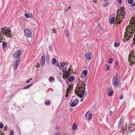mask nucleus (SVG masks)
<instances>
[{
    "label": "nucleus",
    "instance_id": "f257e3e1",
    "mask_svg": "<svg viewBox=\"0 0 135 135\" xmlns=\"http://www.w3.org/2000/svg\"><path fill=\"white\" fill-rule=\"evenodd\" d=\"M112 85L115 87H117L119 85L120 82L119 77L117 74L114 75L113 77Z\"/></svg>",
    "mask_w": 135,
    "mask_h": 135
},
{
    "label": "nucleus",
    "instance_id": "f03ea898",
    "mask_svg": "<svg viewBox=\"0 0 135 135\" xmlns=\"http://www.w3.org/2000/svg\"><path fill=\"white\" fill-rule=\"evenodd\" d=\"M24 32V35L27 37V41L29 42H31L32 40V38L31 36L32 34L31 30L28 29H25Z\"/></svg>",
    "mask_w": 135,
    "mask_h": 135
},
{
    "label": "nucleus",
    "instance_id": "7ed1b4c3",
    "mask_svg": "<svg viewBox=\"0 0 135 135\" xmlns=\"http://www.w3.org/2000/svg\"><path fill=\"white\" fill-rule=\"evenodd\" d=\"M129 28L130 29V30L132 31V32H129L128 31H126V33H127L126 34V36L128 37V38H127L128 40H129L130 38L132 37L133 35V34L134 33V32H135V26H134V27L133 26L132 27H130Z\"/></svg>",
    "mask_w": 135,
    "mask_h": 135
},
{
    "label": "nucleus",
    "instance_id": "20e7f679",
    "mask_svg": "<svg viewBox=\"0 0 135 135\" xmlns=\"http://www.w3.org/2000/svg\"><path fill=\"white\" fill-rule=\"evenodd\" d=\"M1 33L3 34L6 35L7 37H11L12 32L8 28L6 29L5 28H2V30Z\"/></svg>",
    "mask_w": 135,
    "mask_h": 135
},
{
    "label": "nucleus",
    "instance_id": "39448f33",
    "mask_svg": "<svg viewBox=\"0 0 135 135\" xmlns=\"http://www.w3.org/2000/svg\"><path fill=\"white\" fill-rule=\"evenodd\" d=\"M134 53V51L132 50L131 53L129 54L128 58L129 62V63L131 62V63H129V64L132 66V64L133 65V64L135 63V57L133 56Z\"/></svg>",
    "mask_w": 135,
    "mask_h": 135
},
{
    "label": "nucleus",
    "instance_id": "423d86ee",
    "mask_svg": "<svg viewBox=\"0 0 135 135\" xmlns=\"http://www.w3.org/2000/svg\"><path fill=\"white\" fill-rule=\"evenodd\" d=\"M23 51L20 49L19 50L16 52L13 53V57L16 59H18L20 58L22 55Z\"/></svg>",
    "mask_w": 135,
    "mask_h": 135
},
{
    "label": "nucleus",
    "instance_id": "0eeeda50",
    "mask_svg": "<svg viewBox=\"0 0 135 135\" xmlns=\"http://www.w3.org/2000/svg\"><path fill=\"white\" fill-rule=\"evenodd\" d=\"M83 88H82L81 89H80V91H79V92H78V95L80 98H83V99H81L80 100V102H82L84 98L85 97L86 93L85 94L84 93V90H83Z\"/></svg>",
    "mask_w": 135,
    "mask_h": 135
},
{
    "label": "nucleus",
    "instance_id": "6e6552de",
    "mask_svg": "<svg viewBox=\"0 0 135 135\" xmlns=\"http://www.w3.org/2000/svg\"><path fill=\"white\" fill-rule=\"evenodd\" d=\"M75 78L74 79V77L73 76H71L69 79H66V83L68 85H69L68 89H70V88L73 87L72 85H70V84L71 82L73 80L75 81Z\"/></svg>",
    "mask_w": 135,
    "mask_h": 135
},
{
    "label": "nucleus",
    "instance_id": "1a4fd4ad",
    "mask_svg": "<svg viewBox=\"0 0 135 135\" xmlns=\"http://www.w3.org/2000/svg\"><path fill=\"white\" fill-rule=\"evenodd\" d=\"M79 102V100L78 99H75L72 102L70 106L72 107L76 106L78 104Z\"/></svg>",
    "mask_w": 135,
    "mask_h": 135
},
{
    "label": "nucleus",
    "instance_id": "9d476101",
    "mask_svg": "<svg viewBox=\"0 0 135 135\" xmlns=\"http://www.w3.org/2000/svg\"><path fill=\"white\" fill-rule=\"evenodd\" d=\"M85 56L86 59L89 60H90L92 58V53L91 52L86 53L85 55Z\"/></svg>",
    "mask_w": 135,
    "mask_h": 135
},
{
    "label": "nucleus",
    "instance_id": "9b49d317",
    "mask_svg": "<svg viewBox=\"0 0 135 135\" xmlns=\"http://www.w3.org/2000/svg\"><path fill=\"white\" fill-rule=\"evenodd\" d=\"M20 59L16 60L13 66V68L14 70H15L17 69L18 66L19 64L20 63Z\"/></svg>",
    "mask_w": 135,
    "mask_h": 135
},
{
    "label": "nucleus",
    "instance_id": "f8f14e48",
    "mask_svg": "<svg viewBox=\"0 0 135 135\" xmlns=\"http://www.w3.org/2000/svg\"><path fill=\"white\" fill-rule=\"evenodd\" d=\"M87 78H86L85 79V80L84 81L83 83L82 84V86L83 87L81 86L80 87V88H79V91H80V89H81L82 88H83V90H84V91H85V86L86 84L87 83Z\"/></svg>",
    "mask_w": 135,
    "mask_h": 135
},
{
    "label": "nucleus",
    "instance_id": "ddd939ff",
    "mask_svg": "<svg viewBox=\"0 0 135 135\" xmlns=\"http://www.w3.org/2000/svg\"><path fill=\"white\" fill-rule=\"evenodd\" d=\"M87 74L88 71L87 70H84L83 71L82 73H81L80 77L82 78H84L87 76Z\"/></svg>",
    "mask_w": 135,
    "mask_h": 135
},
{
    "label": "nucleus",
    "instance_id": "4468645a",
    "mask_svg": "<svg viewBox=\"0 0 135 135\" xmlns=\"http://www.w3.org/2000/svg\"><path fill=\"white\" fill-rule=\"evenodd\" d=\"M120 13L122 16H121V19L122 20H124L125 18L126 15V13L124 10H122L121 11Z\"/></svg>",
    "mask_w": 135,
    "mask_h": 135
},
{
    "label": "nucleus",
    "instance_id": "2eb2a0df",
    "mask_svg": "<svg viewBox=\"0 0 135 135\" xmlns=\"http://www.w3.org/2000/svg\"><path fill=\"white\" fill-rule=\"evenodd\" d=\"M45 62V56L44 55L42 56L41 59L40 63L42 65H44Z\"/></svg>",
    "mask_w": 135,
    "mask_h": 135
},
{
    "label": "nucleus",
    "instance_id": "dca6fc26",
    "mask_svg": "<svg viewBox=\"0 0 135 135\" xmlns=\"http://www.w3.org/2000/svg\"><path fill=\"white\" fill-rule=\"evenodd\" d=\"M33 83L30 84L29 85H27L22 88H20L19 89H18V90L17 91H18L19 90H20L21 89H28V88H29L30 87H31V86H32L33 85Z\"/></svg>",
    "mask_w": 135,
    "mask_h": 135
},
{
    "label": "nucleus",
    "instance_id": "f3484780",
    "mask_svg": "<svg viewBox=\"0 0 135 135\" xmlns=\"http://www.w3.org/2000/svg\"><path fill=\"white\" fill-rule=\"evenodd\" d=\"M124 121L123 120V117L122 116L119 121V122H118V128H119V127L120 125L121 124H122L123 123V122Z\"/></svg>",
    "mask_w": 135,
    "mask_h": 135
},
{
    "label": "nucleus",
    "instance_id": "a211bd4d",
    "mask_svg": "<svg viewBox=\"0 0 135 135\" xmlns=\"http://www.w3.org/2000/svg\"><path fill=\"white\" fill-rule=\"evenodd\" d=\"M64 33L65 36L67 37L69 35V32L68 29H67L65 31Z\"/></svg>",
    "mask_w": 135,
    "mask_h": 135
},
{
    "label": "nucleus",
    "instance_id": "6ab92c4d",
    "mask_svg": "<svg viewBox=\"0 0 135 135\" xmlns=\"http://www.w3.org/2000/svg\"><path fill=\"white\" fill-rule=\"evenodd\" d=\"M65 64V62H63L62 63V64L60 66H59V69H62L64 66Z\"/></svg>",
    "mask_w": 135,
    "mask_h": 135
},
{
    "label": "nucleus",
    "instance_id": "aec40b11",
    "mask_svg": "<svg viewBox=\"0 0 135 135\" xmlns=\"http://www.w3.org/2000/svg\"><path fill=\"white\" fill-rule=\"evenodd\" d=\"M92 117V114L91 113H90L88 115V119L87 118H86V119L87 120L90 121Z\"/></svg>",
    "mask_w": 135,
    "mask_h": 135
},
{
    "label": "nucleus",
    "instance_id": "412c9836",
    "mask_svg": "<svg viewBox=\"0 0 135 135\" xmlns=\"http://www.w3.org/2000/svg\"><path fill=\"white\" fill-rule=\"evenodd\" d=\"M45 104L46 106H48L50 104V102L49 100H47L45 102Z\"/></svg>",
    "mask_w": 135,
    "mask_h": 135
},
{
    "label": "nucleus",
    "instance_id": "4be33fe9",
    "mask_svg": "<svg viewBox=\"0 0 135 135\" xmlns=\"http://www.w3.org/2000/svg\"><path fill=\"white\" fill-rule=\"evenodd\" d=\"M77 125L76 123H74L72 126V129L73 130H75L76 128Z\"/></svg>",
    "mask_w": 135,
    "mask_h": 135
},
{
    "label": "nucleus",
    "instance_id": "5701e85b",
    "mask_svg": "<svg viewBox=\"0 0 135 135\" xmlns=\"http://www.w3.org/2000/svg\"><path fill=\"white\" fill-rule=\"evenodd\" d=\"M115 21V18L114 17H112L110 20V22L111 24H113Z\"/></svg>",
    "mask_w": 135,
    "mask_h": 135
},
{
    "label": "nucleus",
    "instance_id": "b1692460",
    "mask_svg": "<svg viewBox=\"0 0 135 135\" xmlns=\"http://www.w3.org/2000/svg\"><path fill=\"white\" fill-rule=\"evenodd\" d=\"M117 18H116L115 22H117V23H119V24H120L122 22V20H121L120 19H117Z\"/></svg>",
    "mask_w": 135,
    "mask_h": 135
},
{
    "label": "nucleus",
    "instance_id": "393cba45",
    "mask_svg": "<svg viewBox=\"0 0 135 135\" xmlns=\"http://www.w3.org/2000/svg\"><path fill=\"white\" fill-rule=\"evenodd\" d=\"M57 61L56 60V59L55 58H53L52 61V64H54L56 63L57 62Z\"/></svg>",
    "mask_w": 135,
    "mask_h": 135
},
{
    "label": "nucleus",
    "instance_id": "a878e982",
    "mask_svg": "<svg viewBox=\"0 0 135 135\" xmlns=\"http://www.w3.org/2000/svg\"><path fill=\"white\" fill-rule=\"evenodd\" d=\"M7 44L5 42H4L2 43V47L3 48L6 47L7 46Z\"/></svg>",
    "mask_w": 135,
    "mask_h": 135
},
{
    "label": "nucleus",
    "instance_id": "bb28decb",
    "mask_svg": "<svg viewBox=\"0 0 135 135\" xmlns=\"http://www.w3.org/2000/svg\"><path fill=\"white\" fill-rule=\"evenodd\" d=\"M113 91L112 90H111L108 93V95L109 96H111L112 95L113 93Z\"/></svg>",
    "mask_w": 135,
    "mask_h": 135
},
{
    "label": "nucleus",
    "instance_id": "cd10ccee",
    "mask_svg": "<svg viewBox=\"0 0 135 135\" xmlns=\"http://www.w3.org/2000/svg\"><path fill=\"white\" fill-rule=\"evenodd\" d=\"M113 60V59L112 58H110L108 60V63L111 64Z\"/></svg>",
    "mask_w": 135,
    "mask_h": 135
},
{
    "label": "nucleus",
    "instance_id": "c85d7f7f",
    "mask_svg": "<svg viewBox=\"0 0 135 135\" xmlns=\"http://www.w3.org/2000/svg\"><path fill=\"white\" fill-rule=\"evenodd\" d=\"M106 2V3H105L103 4V6L104 7H106L109 4V3L108 1H107Z\"/></svg>",
    "mask_w": 135,
    "mask_h": 135
},
{
    "label": "nucleus",
    "instance_id": "c756f323",
    "mask_svg": "<svg viewBox=\"0 0 135 135\" xmlns=\"http://www.w3.org/2000/svg\"><path fill=\"white\" fill-rule=\"evenodd\" d=\"M120 45V44L119 43H117L116 42H115L114 44V46L116 47H117L119 46Z\"/></svg>",
    "mask_w": 135,
    "mask_h": 135
},
{
    "label": "nucleus",
    "instance_id": "7c9ffc66",
    "mask_svg": "<svg viewBox=\"0 0 135 135\" xmlns=\"http://www.w3.org/2000/svg\"><path fill=\"white\" fill-rule=\"evenodd\" d=\"M67 71L66 70H64L62 71L63 73V75H66L67 74Z\"/></svg>",
    "mask_w": 135,
    "mask_h": 135
},
{
    "label": "nucleus",
    "instance_id": "2f4dec72",
    "mask_svg": "<svg viewBox=\"0 0 135 135\" xmlns=\"http://www.w3.org/2000/svg\"><path fill=\"white\" fill-rule=\"evenodd\" d=\"M119 61H115V64L114 68H116V66L118 65L119 64Z\"/></svg>",
    "mask_w": 135,
    "mask_h": 135
},
{
    "label": "nucleus",
    "instance_id": "473e14b6",
    "mask_svg": "<svg viewBox=\"0 0 135 135\" xmlns=\"http://www.w3.org/2000/svg\"><path fill=\"white\" fill-rule=\"evenodd\" d=\"M54 80V79L53 78V77L51 76L49 78V81L50 82H51L52 80Z\"/></svg>",
    "mask_w": 135,
    "mask_h": 135
},
{
    "label": "nucleus",
    "instance_id": "72a5a7b5",
    "mask_svg": "<svg viewBox=\"0 0 135 135\" xmlns=\"http://www.w3.org/2000/svg\"><path fill=\"white\" fill-rule=\"evenodd\" d=\"M25 17L26 18H29V13L28 14H25L24 15Z\"/></svg>",
    "mask_w": 135,
    "mask_h": 135
},
{
    "label": "nucleus",
    "instance_id": "f704fd0d",
    "mask_svg": "<svg viewBox=\"0 0 135 135\" xmlns=\"http://www.w3.org/2000/svg\"><path fill=\"white\" fill-rule=\"evenodd\" d=\"M128 2L130 4H132L133 3V1L132 0H128Z\"/></svg>",
    "mask_w": 135,
    "mask_h": 135
},
{
    "label": "nucleus",
    "instance_id": "c9c22d12",
    "mask_svg": "<svg viewBox=\"0 0 135 135\" xmlns=\"http://www.w3.org/2000/svg\"><path fill=\"white\" fill-rule=\"evenodd\" d=\"M4 127L3 124V123H0V128L2 129Z\"/></svg>",
    "mask_w": 135,
    "mask_h": 135
},
{
    "label": "nucleus",
    "instance_id": "e433bc0d",
    "mask_svg": "<svg viewBox=\"0 0 135 135\" xmlns=\"http://www.w3.org/2000/svg\"><path fill=\"white\" fill-rule=\"evenodd\" d=\"M9 135H14V132L13 130H11L10 132Z\"/></svg>",
    "mask_w": 135,
    "mask_h": 135
},
{
    "label": "nucleus",
    "instance_id": "4c0bfd02",
    "mask_svg": "<svg viewBox=\"0 0 135 135\" xmlns=\"http://www.w3.org/2000/svg\"><path fill=\"white\" fill-rule=\"evenodd\" d=\"M29 18H33L32 15V14H31L30 13H29Z\"/></svg>",
    "mask_w": 135,
    "mask_h": 135
},
{
    "label": "nucleus",
    "instance_id": "58836bf2",
    "mask_svg": "<svg viewBox=\"0 0 135 135\" xmlns=\"http://www.w3.org/2000/svg\"><path fill=\"white\" fill-rule=\"evenodd\" d=\"M123 98V96L122 95H121L119 97V99L122 100Z\"/></svg>",
    "mask_w": 135,
    "mask_h": 135
},
{
    "label": "nucleus",
    "instance_id": "ea45409f",
    "mask_svg": "<svg viewBox=\"0 0 135 135\" xmlns=\"http://www.w3.org/2000/svg\"><path fill=\"white\" fill-rule=\"evenodd\" d=\"M32 80V78L29 79L26 81V83H29Z\"/></svg>",
    "mask_w": 135,
    "mask_h": 135
},
{
    "label": "nucleus",
    "instance_id": "a19ab883",
    "mask_svg": "<svg viewBox=\"0 0 135 135\" xmlns=\"http://www.w3.org/2000/svg\"><path fill=\"white\" fill-rule=\"evenodd\" d=\"M118 3L119 4H122V0H118Z\"/></svg>",
    "mask_w": 135,
    "mask_h": 135
},
{
    "label": "nucleus",
    "instance_id": "79ce46f5",
    "mask_svg": "<svg viewBox=\"0 0 135 135\" xmlns=\"http://www.w3.org/2000/svg\"><path fill=\"white\" fill-rule=\"evenodd\" d=\"M112 86L109 87L107 88V90H112Z\"/></svg>",
    "mask_w": 135,
    "mask_h": 135
},
{
    "label": "nucleus",
    "instance_id": "37998d69",
    "mask_svg": "<svg viewBox=\"0 0 135 135\" xmlns=\"http://www.w3.org/2000/svg\"><path fill=\"white\" fill-rule=\"evenodd\" d=\"M56 63L55 65L56 66H59V62H58V61H57V62L56 63Z\"/></svg>",
    "mask_w": 135,
    "mask_h": 135
},
{
    "label": "nucleus",
    "instance_id": "c03bdc74",
    "mask_svg": "<svg viewBox=\"0 0 135 135\" xmlns=\"http://www.w3.org/2000/svg\"><path fill=\"white\" fill-rule=\"evenodd\" d=\"M110 112V116L112 115L113 114V112L110 110L109 111Z\"/></svg>",
    "mask_w": 135,
    "mask_h": 135
},
{
    "label": "nucleus",
    "instance_id": "a18cd8bd",
    "mask_svg": "<svg viewBox=\"0 0 135 135\" xmlns=\"http://www.w3.org/2000/svg\"><path fill=\"white\" fill-rule=\"evenodd\" d=\"M109 69V66H107L106 67V70L108 71Z\"/></svg>",
    "mask_w": 135,
    "mask_h": 135
},
{
    "label": "nucleus",
    "instance_id": "49530a36",
    "mask_svg": "<svg viewBox=\"0 0 135 135\" xmlns=\"http://www.w3.org/2000/svg\"><path fill=\"white\" fill-rule=\"evenodd\" d=\"M131 6H135V2H134V3H132L131 5Z\"/></svg>",
    "mask_w": 135,
    "mask_h": 135
},
{
    "label": "nucleus",
    "instance_id": "de8ad7c7",
    "mask_svg": "<svg viewBox=\"0 0 135 135\" xmlns=\"http://www.w3.org/2000/svg\"><path fill=\"white\" fill-rule=\"evenodd\" d=\"M49 50H51L52 49L51 47L50 46H49Z\"/></svg>",
    "mask_w": 135,
    "mask_h": 135
},
{
    "label": "nucleus",
    "instance_id": "09e8293b",
    "mask_svg": "<svg viewBox=\"0 0 135 135\" xmlns=\"http://www.w3.org/2000/svg\"><path fill=\"white\" fill-rule=\"evenodd\" d=\"M87 114L86 113H85V116L86 118H87Z\"/></svg>",
    "mask_w": 135,
    "mask_h": 135
},
{
    "label": "nucleus",
    "instance_id": "8fccbe9b",
    "mask_svg": "<svg viewBox=\"0 0 135 135\" xmlns=\"http://www.w3.org/2000/svg\"><path fill=\"white\" fill-rule=\"evenodd\" d=\"M59 133V132H57V133L55 134H54V135H58Z\"/></svg>",
    "mask_w": 135,
    "mask_h": 135
},
{
    "label": "nucleus",
    "instance_id": "3c124183",
    "mask_svg": "<svg viewBox=\"0 0 135 135\" xmlns=\"http://www.w3.org/2000/svg\"><path fill=\"white\" fill-rule=\"evenodd\" d=\"M133 40L134 41H135V34L134 35V38L133 39Z\"/></svg>",
    "mask_w": 135,
    "mask_h": 135
},
{
    "label": "nucleus",
    "instance_id": "603ef678",
    "mask_svg": "<svg viewBox=\"0 0 135 135\" xmlns=\"http://www.w3.org/2000/svg\"><path fill=\"white\" fill-rule=\"evenodd\" d=\"M129 129H130V130H131H131H132V128L131 127H129Z\"/></svg>",
    "mask_w": 135,
    "mask_h": 135
},
{
    "label": "nucleus",
    "instance_id": "864d4df0",
    "mask_svg": "<svg viewBox=\"0 0 135 135\" xmlns=\"http://www.w3.org/2000/svg\"><path fill=\"white\" fill-rule=\"evenodd\" d=\"M12 118H15V116L14 115H13H13L12 116Z\"/></svg>",
    "mask_w": 135,
    "mask_h": 135
},
{
    "label": "nucleus",
    "instance_id": "5fc2aeb1",
    "mask_svg": "<svg viewBox=\"0 0 135 135\" xmlns=\"http://www.w3.org/2000/svg\"><path fill=\"white\" fill-rule=\"evenodd\" d=\"M108 0H104V2L105 3L106 2L108 1Z\"/></svg>",
    "mask_w": 135,
    "mask_h": 135
},
{
    "label": "nucleus",
    "instance_id": "6e6d98bb",
    "mask_svg": "<svg viewBox=\"0 0 135 135\" xmlns=\"http://www.w3.org/2000/svg\"><path fill=\"white\" fill-rule=\"evenodd\" d=\"M99 26V27H100V29L102 30V31H103L104 30H103V29H102V27H100V26Z\"/></svg>",
    "mask_w": 135,
    "mask_h": 135
},
{
    "label": "nucleus",
    "instance_id": "4d7b16f0",
    "mask_svg": "<svg viewBox=\"0 0 135 135\" xmlns=\"http://www.w3.org/2000/svg\"><path fill=\"white\" fill-rule=\"evenodd\" d=\"M88 111H87L86 113L87 114H88Z\"/></svg>",
    "mask_w": 135,
    "mask_h": 135
},
{
    "label": "nucleus",
    "instance_id": "13d9d810",
    "mask_svg": "<svg viewBox=\"0 0 135 135\" xmlns=\"http://www.w3.org/2000/svg\"><path fill=\"white\" fill-rule=\"evenodd\" d=\"M70 8H71V6H69V8L70 9Z\"/></svg>",
    "mask_w": 135,
    "mask_h": 135
},
{
    "label": "nucleus",
    "instance_id": "bf43d9fd",
    "mask_svg": "<svg viewBox=\"0 0 135 135\" xmlns=\"http://www.w3.org/2000/svg\"><path fill=\"white\" fill-rule=\"evenodd\" d=\"M27 11H25V13H27Z\"/></svg>",
    "mask_w": 135,
    "mask_h": 135
},
{
    "label": "nucleus",
    "instance_id": "052dcab7",
    "mask_svg": "<svg viewBox=\"0 0 135 135\" xmlns=\"http://www.w3.org/2000/svg\"><path fill=\"white\" fill-rule=\"evenodd\" d=\"M97 39H96L95 41H97Z\"/></svg>",
    "mask_w": 135,
    "mask_h": 135
},
{
    "label": "nucleus",
    "instance_id": "680f3d73",
    "mask_svg": "<svg viewBox=\"0 0 135 135\" xmlns=\"http://www.w3.org/2000/svg\"><path fill=\"white\" fill-rule=\"evenodd\" d=\"M132 44H134V42H133Z\"/></svg>",
    "mask_w": 135,
    "mask_h": 135
},
{
    "label": "nucleus",
    "instance_id": "e2e57ef3",
    "mask_svg": "<svg viewBox=\"0 0 135 135\" xmlns=\"http://www.w3.org/2000/svg\"><path fill=\"white\" fill-rule=\"evenodd\" d=\"M38 69H37V71H38Z\"/></svg>",
    "mask_w": 135,
    "mask_h": 135
},
{
    "label": "nucleus",
    "instance_id": "0e129e2a",
    "mask_svg": "<svg viewBox=\"0 0 135 135\" xmlns=\"http://www.w3.org/2000/svg\"><path fill=\"white\" fill-rule=\"evenodd\" d=\"M1 132V131H0V132Z\"/></svg>",
    "mask_w": 135,
    "mask_h": 135
},
{
    "label": "nucleus",
    "instance_id": "69168bd1",
    "mask_svg": "<svg viewBox=\"0 0 135 135\" xmlns=\"http://www.w3.org/2000/svg\"><path fill=\"white\" fill-rule=\"evenodd\" d=\"M64 135H65V134Z\"/></svg>",
    "mask_w": 135,
    "mask_h": 135
},
{
    "label": "nucleus",
    "instance_id": "338daca9",
    "mask_svg": "<svg viewBox=\"0 0 135 135\" xmlns=\"http://www.w3.org/2000/svg\"><path fill=\"white\" fill-rule=\"evenodd\" d=\"M0 135H1V134Z\"/></svg>",
    "mask_w": 135,
    "mask_h": 135
}]
</instances>
